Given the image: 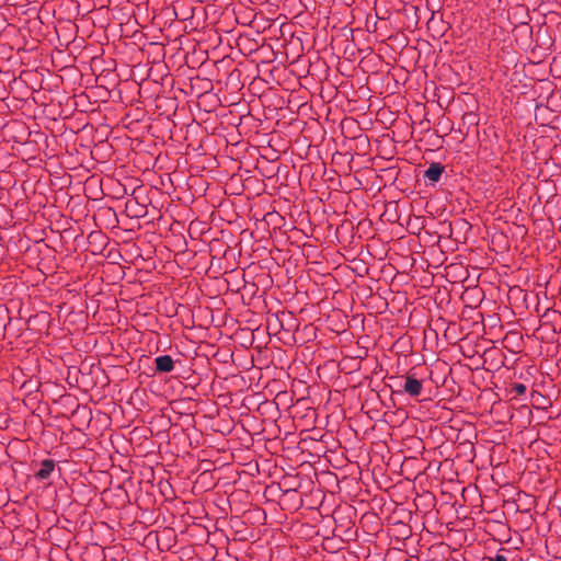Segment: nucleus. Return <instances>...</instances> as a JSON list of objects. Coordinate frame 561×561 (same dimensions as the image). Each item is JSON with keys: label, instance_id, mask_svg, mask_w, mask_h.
<instances>
[{"label": "nucleus", "instance_id": "obj_1", "mask_svg": "<svg viewBox=\"0 0 561 561\" xmlns=\"http://www.w3.org/2000/svg\"><path fill=\"white\" fill-rule=\"evenodd\" d=\"M391 383L389 387L392 389V393L407 394L410 398L417 399L424 391L425 378L414 369H410L403 376H392L389 378Z\"/></svg>", "mask_w": 561, "mask_h": 561}, {"label": "nucleus", "instance_id": "obj_2", "mask_svg": "<svg viewBox=\"0 0 561 561\" xmlns=\"http://www.w3.org/2000/svg\"><path fill=\"white\" fill-rule=\"evenodd\" d=\"M353 511L352 507L345 510L339 508L334 510L332 514L335 524L334 531L337 533L339 537L345 538L346 540H352L357 536L355 523L351 518Z\"/></svg>", "mask_w": 561, "mask_h": 561}, {"label": "nucleus", "instance_id": "obj_3", "mask_svg": "<svg viewBox=\"0 0 561 561\" xmlns=\"http://www.w3.org/2000/svg\"><path fill=\"white\" fill-rule=\"evenodd\" d=\"M445 172V165L440 162H432L423 173V179L427 185H435L442 179Z\"/></svg>", "mask_w": 561, "mask_h": 561}, {"label": "nucleus", "instance_id": "obj_4", "mask_svg": "<svg viewBox=\"0 0 561 561\" xmlns=\"http://www.w3.org/2000/svg\"><path fill=\"white\" fill-rule=\"evenodd\" d=\"M175 368V360L170 355H160L154 358V375L169 374Z\"/></svg>", "mask_w": 561, "mask_h": 561}, {"label": "nucleus", "instance_id": "obj_5", "mask_svg": "<svg viewBox=\"0 0 561 561\" xmlns=\"http://www.w3.org/2000/svg\"><path fill=\"white\" fill-rule=\"evenodd\" d=\"M56 467V462L53 459H44L41 461V468L34 473L35 479L39 481H46L50 478Z\"/></svg>", "mask_w": 561, "mask_h": 561}, {"label": "nucleus", "instance_id": "obj_6", "mask_svg": "<svg viewBox=\"0 0 561 561\" xmlns=\"http://www.w3.org/2000/svg\"><path fill=\"white\" fill-rule=\"evenodd\" d=\"M522 340L523 336L517 331H510L505 334L503 343L505 344V347H508L510 345H516L519 347Z\"/></svg>", "mask_w": 561, "mask_h": 561}, {"label": "nucleus", "instance_id": "obj_7", "mask_svg": "<svg viewBox=\"0 0 561 561\" xmlns=\"http://www.w3.org/2000/svg\"><path fill=\"white\" fill-rule=\"evenodd\" d=\"M527 391V387L524 383H513L511 392L515 396H523Z\"/></svg>", "mask_w": 561, "mask_h": 561}, {"label": "nucleus", "instance_id": "obj_8", "mask_svg": "<svg viewBox=\"0 0 561 561\" xmlns=\"http://www.w3.org/2000/svg\"><path fill=\"white\" fill-rule=\"evenodd\" d=\"M488 561H508L507 558L503 554H496L493 558H489Z\"/></svg>", "mask_w": 561, "mask_h": 561}, {"label": "nucleus", "instance_id": "obj_9", "mask_svg": "<svg viewBox=\"0 0 561 561\" xmlns=\"http://www.w3.org/2000/svg\"><path fill=\"white\" fill-rule=\"evenodd\" d=\"M133 203H135V204H137V205H141L142 207H145V204H144V203H139V202H138V196H135V201H128V202H127L126 207H127V208L131 207Z\"/></svg>", "mask_w": 561, "mask_h": 561}]
</instances>
